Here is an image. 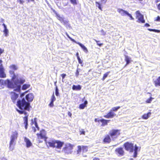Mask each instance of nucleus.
I'll return each instance as SVG.
<instances>
[{
  "instance_id": "nucleus-1",
  "label": "nucleus",
  "mask_w": 160,
  "mask_h": 160,
  "mask_svg": "<svg viewBox=\"0 0 160 160\" xmlns=\"http://www.w3.org/2000/svg\"><path fill=\"white\" fill-rule=\"evenodd\" d=\"M9 73L12 78V81L8 79L6 80L0 79V89L3 88L5 85H7L8 88H13L14 91L19 92L21 88L20 84L25 82V79L20 74H16L12 71H9Z\"/></svg>"
},
{
  "instance_id": "nucleus-2",
  "label": "nucleus",
  "mask_w": 160,
  "mask_h": 160,
  "mask_svg": "<svg viewBox=\"0 0 160 160\" xmlns=\"http://www.w3.org/2000/svg\"><path fill=\"white\" fill-rule=\"evenodd\" d=\"M34 98L32 93H29L26 96L25 98L28 102H27L25 98H22L21 100H19L17 102V105L21 110L17 109V111L20 114L24 113L25 115L27 114L25 110L29 111L30 107L29 102H32Z\"/></svg>"
},
{
  "instance_id": "nucleus-3",
  "label": "nucleus",
  "mask_w": 160,
  "mask_h": 160,
  "mask_svg": "<svg viewBox=\"0 0 160 160\" xmlns=\"http://www.w3.org/2000/svg\"><path fill=\"white\" fill-rule=\"evenodd\" d=\"M45 141L48 147L53 148H56L58 149H60L63 144V142L54 139H52L48 141L45 139Z\"/></svg>"
},
{
  "instance_id": "nucleus-4",
  "label": "nucleus",
  "mask_w": 160,
  "mask_h": 160,
  "mask_svg": "<svg viewBox=\"0 0 160 160\" xmlns=\"http://www.w3.org/2000/svg\"><path fill=\"white\" fill-rule=\"evenodd\" d=\"M18 136V132L17 131L13 132L11 135L10 141L9 143V149L12 151L14 149V146L15 144V141L17 140Z\"/></svg>"
},
{
  "instance_id": "nucleus-5",
  "label": "nucleus",
  "mask_w": 160,
  "mask_h": 160,
  "mask_svg": "<svg viewBox=\"0 0 160 160\" xmlns=\"http://www.w3.org/2000/svg\"><path fill=\"white\" fill-rule=\"evenodd\" d=\"M73 145L70 143H66L65 147L63 148L62 152L64 153L69 154H71L72 152V149Z\"/></svg>"
},
{
  "instance_id": "nucleus-6",
  "label": "nucleus",
  "mask_w": 160,
  "mask_h": 160,
  "mask_svg": "<svg viewBox=\"0 0 160 160\" xmlns=\"http://www.w3.org/2000/svg\"><path fill=\"white\" fill-rule=\"evenodd\" d=\"M109 133L112 138L113 140L120 134L119 130H111L110 131Z\"/></svg>"
},
{
  "instance_id": "nucleus-7",
  "label": "nucleus",
  "mask_w": 160,
  "mask_h": 160,
  "mask_svg": "<svg viewBox=\"0 0 160 160\" xmlns=\"http://www.w3.org/2000/svg\"><path fill=\"white\" fill-rule=\"evenodd\" d=\"M124 146L127 151L132 152H133V144L127 142L124 144Z\"/></svg>"
},
{
  "instance_id": "nucleus-8",
  "label": "nucleus",
  "mask_w": 160,
  "mask_h": 160,
  "mask_svg": "<svg viewBox=\"0 0 160 160\" xmlns=\"http://www.w3.org/2000/svg\"><path fill=\"white\" fill-rule=\"evenodd\" d=\"M136 18L138 19L139 22H141L144 23L145 22V20L144 19L143 16L141 14L139 11L136 12Z\"/></svg>"
},
{
  "instance_id": "nucleus-9",
  "label": "nucleus",
  "mask_w": 160,
  "mask_h": 160,
  "mask_svg": "<svg viewBox=\"0 0 160 160\" xmlns=\"http://www.w3.org/2000/svg\"><path fill=\"white\" fill-rule=\"evenodd\" d=\"M46 133L45 131L42 130L40 131V134H37V135L38 139L44 138L45 140H46Z\"/></svg>"
},
{
  "instance_id": "nucleus-10",
  "label": "nucleus",
  "mask_w": 160,
  "mask_h": 160,
  "mask_svg": "<svg viewBox=\"0 0 160 160\" xmlns=\"http://www.w3.org/2000/svg\"><path fill=\"white\" fill-rule=\"evenodd\" d=\"M11 95L12 101L13 103L16 102L17 99L18 97V94L14 92H12L11 93Z\"/></svg>"
},
{
  "instance_id": "nucleus-11",
  "label": "nucleus",
  "mask_w": 160,
  "mask_h": 160,
  "mask_svg": "<svg viewBox=\"0 0 160 160\" xmlns=\"http://www.w3.org/2000/svg\"><path fill=\"white\" fill-rule=\"evenodd\" d=\"M116 115V114L110 110V112L106 115L104 116V117L107 118H112Z\"/></svg>"
},
{
  "instance_id": "nucleus-12",
  "label": "nucleus",
  "mask_w": 160,
  "mask_h": 160,
  "mask_svg": "<svg viewBox=\"0 0 160 160\" xmlns=\"http://www.w3.org/2000/svg\"><path fill=\"white\" fill-rule=\"evenodd\" d=\"M115 152L117 154H118L120 155L123 156L124 155V152L123 148H122L116 149Z\"/></svg>"
},
{
  "instance_id": "nucleus-13",
  "label": "nucleus",
  "mask_w": 160,
  "mask_h": 160,
  "mask_svg": "<svg viewBox=\"0 0 160 160\" xmlns=\"http://www.w3.org/2000/svg\"><path fill=\"white\" fill-rule=\"evenodd\" d=\"M24 141L26 143L27 147L29 148L32 146V143L28 138L26 137H24Z\"/></svg>"
},
{
  "instance_id": "nucleus-14",
  "label": "nucleus",
  "mask_w": 160,
  "mask_h": 160,
  "mask_svg": "<svg viewBox=\"0 0 160 160\" xmlns=\"http://www.w3.org/2000/svg\"><path fill=\"white\" fill-rule=\"evenodd\" d=\"M6 77V75L4 72V69L3 67L0 68V78H5Z\"/></svg>"
},
{
  "instance_id": "nucleus-15",
  "label": "nucleus",
  "mask_w": 160,
  "mask_h": 160,
  "mask_svg": "<svg viewBox=\"0 0 160 160\" xmlns=\"http://www.w3.org/2000/svg\"><path fill=\"white\" fill-rule=\"evenodd\" d=\"M118 12L122 16H125L126 15H128L129 13L126 11L122 9H118Z\"/></svg>"
},
{
  "instance_id": "nucleus-16",
  "label": "nucleus",
  "mask_w": 160,
  "mask_h": 160,
  "mask_svg": "<svg viewBox=\"0 0 160 160\" xmlns=\"http://www.w3.org/2000/svg\"><path fill=\"white\" fill-rule=\"evenodd\" d=\"M9 68L10 69V70L9 72L10 71H12L14 72L13 70L15 71L18 69V67L17 65L14 64H12L10 66Z\"/></svg>"
},
{
  "instance_id": "nucleus-17",
  "label": "nucleus",
  "mask_w": 160,
  "mask_h": 160,
  "mask_svg": "<svg viewBox=\"0 0 160 160\" xmlns=\"http://www.w3.org/2000/svg\"><path fill=\"white\" fill-rule=\"evenodd\" d=\"M24 122L23 124L25 125V127L26 129H27L28 125V115L25 116L23 118Z\"/></svg>"
},
{
  "instance_id": "nucleus-18",
  "label": "nucleus",
  "mask_w": 160,
  "mask_h": 160,
  "mask_svg": "<svg viewBox=\"0 0 160 160\" xmlns=\"http://www.w3.org/2000/svg\"><path fill=\"white\" fill-rule=\"evenodd\" d=\"M76 43L79 45V46L81 47L82 49L85 52L87 53L88 52V50L87 49L84 45L79 42H77V43Z\"/></svg>"
},
{
  "instance_id": "nucleus-19",
  "label": "nucleus",
  "mask_w": 160,
  "mask_h": 160,
  "mask_svg": "<svg viewBox=\"0 0 160 160\" xmlns=\"http://www.w3.org/2000/svg\"><path fill=\"white\" fill-rule=\"evenodd\" d=\"M125 60L126 62V65L128 64L132 61L131 58L127 55H125Z\"/></svg>"
},
{
  "instance_id": "nucleus-20",
  "label": "nucleus",
  "mask_w": 160,
  "mask_h": 160,
  "mask_svg": "<svg viewBox=\"0 0 160 160\" xmlns=\"http://www.w3.org/2000/svg\"><path fill=\"white\" fill-rule=\"evenodd\" d=\"M155 86L156 87L160 86V76L156 80L154 81Z\"/></svg>"
},
{
  "instance_id": "nucleus-21",
  "label": "nucleus",
  "mask_w": 160,
  "mask_h": 160,
  "mask_svg": "<svg viewBox=\"0 0 160 160\" xmlns=\"http://www.w3.org/2000/svg\"><path fill=\"white\" fill-rule=\"evenodd\" d=\"M111 138L109 135L106 136L103 140V142L105 143H109L110 142Z\"/></svg>"
},
{
  "instance_id": "nucleus-22",
  "label": "nucleus",
  "mask_w": 160,
  "mask_h": 160,
  "mask_svg": "<svg viewBox=\"0 0 160 160\" xmlns=\"http://www.w3.org/2000/svg\"><path fill=\"white\" fill-rule=\"evenodd\" d=\"M2 25L3 26L4 28V30L3 31L4 33L5 34V36L7 37L8 35V29L7 28V27L5 24L3 23L2 24Z\"/></svg>"
},
{
  "instance_id": "nucleus-23",
  "label": "nucleus",
  "mask_w": 160,
  "mask_h": 160,
  "mask_svg": "<svg viewBox=\"0 0 160 160\" xmlns=\"http://www.w3.org/2000/svg\"><path fill=\"white\" fill-rule=\"evenodd\" d=\"M151 115V113L149 112L147 114H144L142 116V118L145 119H148Z\"/></svg>"
},
{
  "instance_id": "nucleus-24",
  "label": "nucleus",
  "mask_w": 160,
  "mask_h": 160,
  "mask_svg": "<svg viewBox=\"0 0 160 160\" xmlns=\"http://www.w3.org/2000/svg\"><path fill=\"white\" fill-rule=\"evenodd\" d=\"M88 104V102L87 101H85L84 103L80 105L79 108L80 109H83L85 107H86V105Z\"/></svg>"
},
{
  "instance_id": "nucleus-25",
  "label": "nucleus",
  "mask_w": 160,
  "mask_h": 160,
  "mask_svg": "<svg viewBox=\"0 0 160 160\" xmlns=\"http://www.w3.org/2000/svg\"><path fill=\"white\" fill-rule=\"evenodd\" d=\"M72 89L73 90H80L81 89V87L80 85L75 86L73 85L72 86Z\"/></svg>"
},
{
  "instance_id": "nucleus-26",
  "label": "nucleus",
  "mask_w": 160,
  "mask_h": 160,
  "mask_svg": "<svg viewBox=\"0 0 160 160\" xmlns=\"http://www.w3.org/2000/svg\"><path fill=\"white\" fill-rule=\"evenodd\" d=\"M57 18L59 20L61 23H62V22L63 21L64 19V18L61 17L59 14H58L57 13H56Z\"/></svg>"
},
{
  "instance_id": "nucleus-27",
  "label": "nucleus",
  "mask_w": 160,
  "mask_h": 160,
  "mask_svg": "<svg viewBox=\"0 0 160 160\" xmlns=\"http://www.w3.org/2000/svg\"><path fill=\"white\" fill-rule=\"evenodd\" d=\"M30 86V85L29 84H25L22 86V89L23 90H26L27 88H29Z\"/></svg>"
},
{
  "instance_id": "nucleus-28",
  "label": "nucleus",
  "mask_w": 160,
  "mask_h": 160,
  "mask_svg": "<svg viewBox=\"0 0 160 160\" xmlns=\"http://www.w3.org/2000/svg\"><path fill=\"white\" fill-rule=\"evenodd\" d=\"M63 24L66 27H70V25L68 21L66 20H64L62 22Z\"/></svg>"
},
{
  "instance_id": "nucleus-29",
  "label": "nucleus",
  "mask_w": 160,
  "mask_h": 160,
  "mask_svg": "<svg viewBox=\"0 0 160 160\" xmlns=\"http://www.w3.org/2000/svg\"><path fill=\"white\" fill-rule=\"evenodd\" d=\"M95 3L96 6L98 7V8L101 10L102 11V8L101 7V4L97 2H95Z\"/></svg>"
},
{
  "instance_id": "nucleus-30",
  "label": "nucleus",
  "mask_w": 160,
  "mask_h": 160,
  "mask_svg": "<svg viewBox=\"0 0 160 160\" xmlns=\"http://www.w3.org/2000/svg\"><path fill=\"white\" fill-rule=\"evenodd\" d=\"M120 108V106H118V107H114L112 108V109L111 110H112V112H113V111L116 112L118 109H119Z\"/></svg>"
},
{
  "instance_id": "nucleus-31",
  "label": "nucleus",
  "mask_w": 160,
  "mask_h": 160,
  "mask_svg": "<svg viewBox=\"0 0 160 160\" xmlns=\"http://www.w3.org/2000/svg\"><path fill=\"white\" fill-rule=\"evenodd\" d=\"M110 120H107L104 119V121H103V122H102V126H104L105 125H107V122H108Z\"/></svg>"
},
{
  "instance_id": "nucleus-32",
  "label": "nucleus",
  "mask_w": 160,
  "mask_h": 160,
  "mask_svg": "<svg viewBox=\"0 0 160 160\" xmlns=\"http://www.w3.org/2000/svg\"><path fill=\"white\" fill-rule=\"evenodd\" d=\"M148 30H149L150 31H153L156 32H158L159 33L160 32V30H156V29H150L148 28Z\"/></svg>"
},
{
  "instance_id": "nucleus-33",
  "label": "nucleus",
  "mask_w": 160,
  "mask_h": 160,
  "mask_svg": "<svg viewBox=\"0 0 160 160\" xmlns=\"http://www.w3.org/2000/svg\"><path fill=\"white\" fill-rule=\"evenodd\" d=\"M109 72H106V73H105V74H104V75H103V77L102 78L103 80H104L105 79V78L107 77V76L108 75Z\"/></svg>"
},
{
  "instance_id": "nucleus-34",
  "label": "nucleus",
  "mask_w": 160,
  "mask_h": 160,
  "mask_svg": "<svg viewBox=\"0 0 160 160\" xmlns=\"http://www.w3.org/2000/svg\"><path fill=\"white\" fill-rule=\"evenodd\" d=\"M153 99L152 97H150V98L148 99L146 101L147 103H150L152 101V100Z\"/></svg>"
},
{
  "instance_id": "nucleus-35",
  "label": "nucleus",
  "mask_w": 160,
  "mask_h": 160,
  "mask_svg": "<svg viewBox=\"0 0 160 160\" xmlns=\"http://www.w3.org/2000/svg\"><path fill=\"white\" fill-rule=\"evenodd\" d=\"M55 94L56 96H59V93L58 92V89L57 86L55 88Z\"/></svg>"
},
{
  "instance_id": "nucleus-36",
  "label": "nucleus",
  "mask_w": 160,
  "mask_h": 160,
  "mask_svg": "<svg viewBox=\"0 0 160 160\" xmlns=\"http://www.w3.org/2000/svg\"><path fill=\"white\" fill-rule=\"evenodd\" d=\"M66 35H67V37L72 41V42H74L75 43H77V42L75 40H74V39H72V38H71L69 36V35L66 32Z\"/></svg>"
},
{
  "instance_id": "nucleus-37",
  "label": "nucleus",
  "mask_w": 160,
  "mask_h": 160,
  "mask_svg": "<svg viewBox=\"0 0 160 160\" xmlns=\"http://www.w3.org/2000/svg\"><path fill=\"white\" fill-rule=\"evenodd\" d=\"M36 118H35L34 119V126H35V127L37 128V129L38 130H39V127H38V124L37 123V122H36Z\"/></svg>"
},
{
  "instance_id": "nucleus-38",
  "label": "nucleus",
  "mask_w": 160,
  "mask_h": 160,
  "mask_svg": "<svg viewBox=\"0 0 160 160\" xmlns=\"http://www.w3.org/2000/svg\"><path fill=\"white\" fill-rule=\"evenodd\" d=\"M94 40L97 42V44L100 47L102 45V44H103L102 43H99V42H100V41H97L95 39H94Z\"/></svg>"
},
{
  "instance_id": "nucleus-39",
  "label": "nucleus",
  "mask_w": 160,
  "mask_h": 160,
  "mask_svg": "<svg viewBox=\"0 0 160 160\" xmlns=\"http://www.w3.org/2000/svg\"><path fill=\"white\" fill-rule=\"evenodd\" d=\"M71 2L73 5H76L77 4V0H70Z\"/></svg>"
},
{
  "instance_id": "nucleus-40",
  "label": "nucleus",
  "mask_w": 160,
  "mask_h": 160,
  "mask_svg": "<svg viewBox=\"0 0 160 160\" xmlns=\"http://www.w3.org/2000/svg\"><path fill=\"white\" fill-rule=\"evenodd\" d=\"M82 151L83 152H85L88 151V147L86 146H84L82 147Z\"/></svg>"
},
{
  "instance_id": "nucleus-41",
  "label": "nucleus",
  "mask_w": 160,
  "mask_h": 160,
  "mask_svg": "<svg viewBox=\"0 0 160 160\" xmlns=\"http://www.w3.org/2000/svg\"><path fill=\"white\" fill-rule=\"evenodd\" d=\"M51 100V101H52V102H54L56 100V98L54 96V93H53V94L52 96Z\"/></svg>"
},
{
  "instance_id": "nucleus-42",
  "label": "nucleus",
  "mask_w": 160,
  "mask_h": 160,
  "mask_svg": "<svg viewBox=\"0 0 160 160\" xmlns=\"http://www.w3.org/2000/svg\"><path fill=\"white\" fill-rule=\"evenodd\" d=\"M100 32L101 33V34L102 35H105L106 34V32H104L103 30L102 29L101 30Z\"/></svg>"
},
{
  "instance_id": "nucleus-43",
  "label": "nucleus",
  "mask_w": 160,
  "mask_h": 160,
  "mask_svg": "<svg viewBox=\"0 0 160 160\" xmlns=\"http://www.w3.org/2000/svg\"><path fill=\"white\" fill-rule=\"evenodd\" d=\"M78 62L79 63L81 64L82 63V61L81 60V59L79 57V56H78Z\"/></svg>"
},
{
  "instance_id": "nucleus-44",
  "label": "nucleus",
  "mask_w": 160,
  "mask_h": 160,
  "mask_svg": "<svg viewBox=\"0 0 160 160\" xmlns=\"http://www.w3.org/2000/svg\"><path fill=\"white\" fill-rule=\"evenodd\" d=\"M138 149V147L136 145H135L134 149V152H137Z\"/></svg>"
},
{
  "instance_id": "nucleus-45",
  "label": "nucleus",
  "mask_w": 160,
  "mask_h": 160,
  "mask_svg": "<svg viewBox=\"0 0 160 160\" xmlns=\"http://www.w3.org/2000/svg\"><path fill=\"white\" fill-rule=\"evenodd\" d=\"M4 50L0 48V56H1L2 54L4 52Z\"/></svg>"
},
{
  "instance_id": "nucleus-46",
  "label": "nucleus",
  "mask_w": 160,
  "mask_h": 160,
  "mask_svg": "<svg viewBox=\"0 0 160 160\" xmlns=\"http://www.w3.org/2000/svg\"><path fill=\"white\" fill-rule=\"evenodd\" d=\"M78 152L79 153V152H80L81 150V147L80 146H78Z\"/></svg>"
},
{
  "instance_id": "nucleus-47",
  "label": "nucleus",
  "mask_w": 160,
  "mask_h": 160,
  "mask_svg": "<svg viewBox=\"0 0 160 160\" xmlns=\"http://www.w3.org/2000/svg\"><path fill=\"white\" fill-rule=\"evenodd\" d=\"M127 16H128L130 17V18L131 19H132V20H133L134 19V18L132 17V16L131 14H130L129 13L128 14V15Z\"/></svg>"
},
{
  "instance_id": "nucleus-48",
  "label": "nucleus",
  "mask_w": 160,
  "mask_h": 160,
  "mask_svg": "<svg viewBox=\"0 0 160 160\" xmlns=\"http://www.w3.org/2000/svg\"><path fill=\"white\" fill-rule=\"evenodd\" d=\"M52 102V101H51V103H50L49 104V106L50 107H52L53 106V102Z\"/></svg>"
},
{
  "instance_id": "nucleus-49",
  "label": "nucleus",
  "mask_w": 160,
  "mask_h": 160,
  "mask_svg": "<svg viewBox=\"0 0 160 160\" xmlns=\"http://www.w3.org/2000/svg\"><path fill=\"white\" fill-rule=\"evenodd\" d=\"M66 76V75L65 74H62L61 75L62 79H64Z\"/></svg>"
},
{
  "instance_id": "nucleus-50",
  "label": "nucleus",
  "mask_w": 160,
  "mask_h": 160,
  "mask_svg": "<svg viewBox=\"0 0 160 160\" xmlns=\"http://www.w3.org/2000/svg\"><path fill=\"white\" fill-rule=\"evenodd\" d=\"M2 61L0 59V68L3 67L2 64Z\"/></svg>"
},
{
  "instance_id": "nucleus-51",
  "label": "nucleus",
  "mask_w": 160,
  "mask_h": 160,
  "mask_svg": "<svg viewBox=\"0 0 160 160\" xmlns=\"http://www.w3.org/2000/svg\"><path fill=\"white\" fill-rule=\"evenodd\" d=\"M107 0H101V2H102V3H105L106 2H107Z\"/></svg>"
},
{
  "instance_id": "nucleus-52",
  "label": "nucleus",
  "mask_w": 160,
  "mask_h": 160,
  "mask_svg": "<svg viewBox=\"0 0 160 160\" xmlns=\"http://www.w3.org/2000/svg\"><path fill=\"white\" fill-rule=\"evenodd\" d=\"M32 128L33 130V132H35L36 131V128L32 126Z\"/></svg>"
},
{
  "instance_id": "nucleus-53",
  "label": "nucleus",
  "mask_w": 160,
  "mask_h": 160,
  "mask_svg": "<svg viewBox=\"0 0 160 160\" xmlns=\"http://www.w3.org/2000/svg\"><path fill=\"white\" fill-rule=\"evenodd\" d=\"M157 21H160V17L159 16H158L157 19H156Z\"/></svg>"
},
{
  "instance_id": "nucleus-54",
  "label": "nucleus",
  "mask_w": 160,
  "mask_h": 160,
  "mask_svg": "<svg viewBox=\"0 0 160 160\" xmlns=\"http://www.w3.org/2000/svg\"><path fill=\"white\" fill-rule=\"evenodd\" d=\"M68 115L71 117L72 115V114L70 112H69L68 113Z\"/></svg>"
},
{
  "instance_id": "nucleus-55",
  "label": "nucleus",
  "mask_w": 160,
  "mask_h": 160,
  "mask_svg": "<svg viewBox=\"0 0 160 160\" xmlns=\"http://www.w3.org/2000/svg\"><path fill=\"white\" fill-rule=\"evenodd\" d=\"M79 75V72L78 70H77V72L76 73V75L77 77H78Z\"/></svg>"
},
{
  "instance_id": "nucleus-56",
  "label": "nucleus",
  "mask_w": 160,
  "mask_h": 160,
  "mask_svg": "<svg viewBox=\"0 0 160 160\" xmlns=\"http://www.w3.org/2000/svg\"><path fill=\"white\" fill-rule=\"evenodd\" d=\"M137 152H134V158H136L137 157Z\"/></svg>"
},
{
  "instance_id": "nucleus-57",
  "label": "nucleus",
  "mask_w": 160,
  "mask_h": 160,
  "mask_svg": "<svg viewBox=\"0 0 160 160\" xmlns=\"http://www.w3.org/2000/svg\"><path fill=\"white\" fill-rule=\"evenodd\" d=\"M144 26L146 27H148L150 26V25L148 23H146L145 24Z\"/></svg>"
},
{
  "instance_id": "nucleus-58",
  "label": "nucleus",
  "mask_w": 160,
  "mask_h": 160,
  "mask_svg": "<svg viewBox=\"0 0 160 160\" xmlns=\"http://www.w3.org/2000/svg\"><path fill=\"white\" fill-rule=\"evenodd\" d=\"M103 121H104V119H100V120H98V122H102Z\"/></svg>"
},
{
  "instance_id": "nucleus-59",
  "label": "nucleus",
  "mask_w": 160,
  "mask_h": 160,
  "mask_svg": "<svg viewBox=\"0 0 160 160\" xmlns=\"http://www.w3.org/2000/svg\"><path fill=\"white\" fill-rule=\"evenodd\" d=\"M81 134H85V132L83 131H80Z\"/></svg>"
},
{
  "instance_id": "nucleus-60",
  "label": "nucleus",
  "mask_w": 160,
  "mask_h": 160,
  "mask_svg": "<svg viewBox=\"0 0 160 160\" xmlns=\"http://www.w3.org/2000/svg\"><path fill=\"white\" fill-rule=\"evenodd\" d=\"M158 8L159 10H160V3L158 5Z\"/></svg>"
},
{
  "instance_id": "nucleus-61",
  "label": "nucleus",
  "mask_w": 160,
  "mask_h": 160,
  "mask_svg": "<svg viewBox=\"0 0 160 160\" xmlns=\"http://www.w3.org/2000/svg\"><path fill=\"white\" fill-rule=\"evenodd\" d=\"M19 2L20 4H22L23 3V1L22 0H19Z\"/></svg>"
},
{
  "instance_id": "nucleus-62",
  "label": "nucleus",
  "mask_w": 160,
  "mask_h": 160,
  "mask_svg": "<svg viewBox=\"0 0 160 160\" xmlns=\"http://www.w3.org/2000/svg\"><path fill=\"white\" fill-rule=\"evenodd\" d=\"M28 2H34V0H27Z\"/></svg>"
},
{
  "instance_id": "nucleus-63",
  "label": "nucleus",
  "mask_w": 160,
  "mask_h": 160,
  "mask_svg": "<svg viewBox=\"0 0 160 160\" xmlns=\"http://www.w3.org/2000/svg\"><path fill=\"white\" fill-rule=\"evenodd\" d=\"M98 120H99V119H95V122H98Z\"/></svg>"
},
{
  "instance_id": "nucleus-64",
  "label": "nucleus",
  "mask_w": 160,
  "mask_h": 160,
  "mask_svg": "<svg viewBox=\"0 0 160 160\" xmlns=\"http://www.w3.org/2000/svg\"><path fill=\"white\" fill-rule=\"evenodd\" d=\"M130 160H133V159L132 158H131L130 159Z\"/></svg>"
}]
</instances>
